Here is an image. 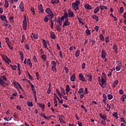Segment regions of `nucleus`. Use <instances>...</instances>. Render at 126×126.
Listing matches in <instances>:
<instances>
[{
    "instance_id": "680f3d73",
    "label": "nucleus",
    "mask_w": 126,
    "mask_h": 126,
    "mask_svg": "<svg viewBox=\"0 0 126 126\" xmlns=\"http://www.w3.org/2000/svg\"><path fill=\"white\" fill-rule=\"evenodd\" d=\"M120 11L121 14H122L123 12H124V7H121L120 8Z\"/></svg>"
},
{
    "instance_id": "b1692460",
    "label": "nucleus",
    "mask_w": 126,
    "mask_h": 126,
    "mask_svg": "<svg viewBox=\"0 0 126 126\" xmlns=\"http://www.w3.org/2000/svg\"><path fill=\"white\" fill-rule=\"evenodd\" d=\"M37 105H39V107L40 108H42L43 109V110L44 109V108H45V105L44 104H42L40 103H38Z\"/></svg>"
},
{
    "instance_id": "c03bdc74",
    "label": "nucleus",
    "mask_w": 126,
    "mask_h": 126,
    "mask_svg": "<svg viewBox=\"0 0 126 126\" xmlns=\"http://www.w3.org/2000/svg\"><path fill=\"white\" fill-rule=\"evenodd\" d=\"M19 56H20V58L24 57V54L23 51H19Z\"/></svg>"
},
{
    "instance_id": "f03ea898",
    "label": "nucleus",
    "mask_w": 126,
    "mask_h": 126,
    "mask_svg": "<svg viewBox=\"0 0 126 126\" xmlns=\"http://www.w3.org/2000/svg\"><path fill=\"white\" fill-rule=\"evenodd\" d=\"M80 4V1L76 0L75 2H73L72 4L73 9L75 11L78 10V5H79Z\"/></svg>"
},
{
    "instance_id": "8fccbe9b",
    "label": "nucleus",
    "mask_w": 126,
    "mask_h": 126,
    "mask_svg": "<svg viewBox=\"0 0 126 126\" xmlns=\"http://www.w3.org/2000/svg\"><path fill=\"white\" fill-rule=\"evenodd\" d=\"M86 34H87V35L89 36L90 34H91V32H90V30H87L86 31Z\"/></svg>"
},
{
    "instance_id": "603ef678",
    "label": "nucleus",
    "mask_w": 126,
    "mask_h": 126,
    "mask_svg": "<svg viewBox=\"0 0 126 126\" xmlns=\"http://www.w3.org/2000/svg\"><path fill=\"white\" fill-rule=\"evenodd\" d=\"M30 87H31L32 88V91L33 92H36V91H35V88H34V85H31Z\"/></svg>"
},
{
    "instance_id": "6e6552de",
    "label": "nucleus",
    "mask_w": 126,
    "mask_h": 126,
    "mask_svg": "<svg viewBox=\"0 0 126 126\" xmlns=\"http://www.w3.org/2000/svg\"><path fill=\"white\" fill-rule=\"evenodd\" d=\"M79 80L82 82H86V79L84 78V76L83 74L80 73L79 75Z\"/></svg>"
},
{
    "instance_id": "7c9ffc66",
    "label": "nucleus",
    "mask_w": 126,
    "mask_h": 126,
    "mask_svg": "<svg viewBox=\"0 0 126 126\" xmlns=\"http://www.w3.org/2000/svg\"><path fill=\"white\" fill-rule=\"evenodd\" d=\"M60 89H61V92H62V93H63V95H66V94H67V92H65V91H64V89L62 87H61Z\"/></svg>"
},
{
    "instance_id": "69168bd1",
    "label": "nucleus",
    "mask_w": 126,
    "mask_h": 126,
    "mask_svg": "<svg viewBox=\"0 0 126 126\" xmlns=\"http://www.w3.org/2000/svg\"><path fill=\"white\" fill-rule=\"evenodd\" d=\"M16 109L19 110V111L22 110L21 107L19 106V105H17L16 106Z\"/></svg>"
},
{
    "instance_id": "a878e982",
    "label": "nucleus",
    "mask_w": 126,
    "mask_h": 126,
    "mask_svg": "<svg viewBox=\"0 0 126 126\" xmlns=\"http://www.w3.org/2000/svg\"><path fill=\"white\" fill-rule=\"evenodd\" d=\"M56 92L58 93V95H59L60 97L62 98V94L61 93H60V91L58 90V89H56Z\"/></svg>"
},
{
    "instance_id": "c85d7f7f",
    "label": "nucleus",
    "mask_w": 126,
    "mask_h": 126,
    "mask_svg": "<svg viewBox=\"0 0 126 126\" xmlns=\"http://www.w3.org/2000/svg\"><path fill=\"white\" fill-rule=\"evenodd\" d=\"M49 17H50V16L48 15H46V16H45L44 17V22L47 23L48 22V20H49Z\"/></svg>"
},
{
    "instance_id": "3c124183",
    "label": "nucleus",
    "mask_w": 126,
    "mask_h": 126,
    "mask_svg": "<svg viewBox=\"0 0 126 126\" xmlns=\"http://www.w3.org/2000/svg\"><path fill=\"white\" fill-rule=\"evenodd\" d=\"M81 107L82 109H84V111H86V113L87 112V109H86V107H85L84 105H81Z\"/></svg>"
},
{
    "instance_id": "e2e57ef3",
    "label": "nucleus",
    "mask_w": 126,
    "mask_h": 126,
    "mask_svg": "<svg viewBox=\"0 0 126 126\" xmlns=\"http://www.w3.org/2000/svg\"><path fill=\"white\" fill-rule=\"evenodd\" d=\"M94 31H95L96 32H98V31H99V27H98V26H95V27H94Z\"/></svg>"
},
{
    "instance_id": "338daca9",
    "label": "nucleus",
    "mask_w": 126,
    "mask_h": 126,
    "mask_svg": "<svg viewBox=\"0 0 126 126\" xmlns=\"http://www.w3.org/2000/svg\"><path fill=\"white\" fill-rule=\"evenodd\" d=\"M51 89L48 88V89H47V92H46V93H47L48 94H51Z\"/></svg>"
},
{
    "instance_id": "ea45409f",
    "label": "nucleus",
    "mask_w": 126,
    "mask_h": 126,
    "mask_svg": "<svg viewBox=\"0 0 126 126\" xmlns=\"http://www.w3.org/2000/svg\"><path fill=\"white\" fill-rule=\"evenodd\" d=\"M32 36H33V38L34 39H38V35L35 33H32Z\"/></svg>"
},
{
    "instance_id": "cd10ccee",
    "label": "nucleus",
    "mask_w": 126,
    "mask_h": 126,
    "mask_svg": "<svg viewBox=\"0 0 126 126\" xmlns=\"http://www.w3.org/2000/svg\"><path fill=\"white\" fill-rule=\"evenodd\" d=\"M69 17H73L74 16V13L71 12V10H68Z\"/></svg>"
},
{
    "instance_id": "4d7b16f0",
    "label": "nucleus",
    "mask_w": 126,
    "mask_h": 126,
    "mask_svg": "<svg viewBox=\"0 0 126 126\" xmlns=\"http://www.w3.org/2000/svg\"><path fill=\"white\" fill-rule=\"evenodd\" d=\"M101 124H102V125L105 126L106 125V121H105V120L101 121Z\"/></svg>"
},
{
    "instance_id": "4468645a",
    "label": "nucleus",
    "mask_w": 126,
    "mask_h": 126,
    "mask_svg": "<svg viewBox=\"0 0 126 126\" xmlns=\"http://www.w3.org/2000/svg\"><path fill=\"white\" fill-rule=\"evenodd\" d=\"M102 98H103V99H102V102L104 103V104H106V100H107V97H106V94H102Z\"/></svg>"
},
{
    "instance_id": "412c9836",
    "label": "nucleus",
    "mask_w": 126,
    "mask_h": 126,
    "mask_svg": "<svg viewBox=\"0 0 126 126\" xmlns=\"http://www.w3.org/2000/svg\"><path fill=\"white\" fill-rule=\"evenodd\" d=\"M63 25H64V26H69L70 25V22H69V21H68V20L64 21V22H63Z\"/></svg>"
},
{
    "instance_id": "4c0bfd02",
    "label": "nucleus",
    "mask_w": 126,
    "mask_h": 126,
    "mask_svg": "<svg viewBox=\"0 0 126 126\" xmlns=\"http://www.w3.org/2000/svg\"><path fill=\"white\" fill-rule=\"evenodd\" d=\"M121 65H119L118 66L116 67V70H117V71H119L120 70H121Z\"/></svg>"
},
{
    "instance_id": "e433bc0d",
    "label": "nucleus",
    "mask_w": 126,
    "mask_h": 126,
    "mask_svg": "<svg viewBox=\"0 0 126 126\" xmlns=\"http://www.w3.org/2000/svg\"><path fill=\"white\" fill-rule=\"evenodd\" d=\"M56 29H57V31H59V32L62 31L61 28L59 25H57Z\"/></svg>"
},
{
    "instance_id": "c756f323",
    "label": "nucleus",
    "mask_w": 126,
    "mask_h": 126,
    "mask_svg": "<svg viewBox=\"0 0 126 126\" xmlns=\"http://www.w3.org/2000/svg\"><path fill=\"white\" fill-rule=\"evenodd\" d=\"M86 76H87V77L89 78V82H92V79H93L92 75L90 74H87V75H86Z\"/></svg>"
},
{
    "instance_id": "a211bd4d",
    "label": "nucleus",
    "mask_w": 126,
    "mask_h": 126,
    "mask_svg": "<svg viewBox=\"0 0 126 126\" xmlns=\"http://www.w3.org/2000/svg\"><path fill=\"white\" fill-rule=\"evenodd\" d=\"M85 7L88 10H91L93 8H92L91 6L89 4L87 3L85 5Z\"/></svg>"
},
{
    "instance_id": "423d86ee",
    "label": "nucleus",
    "mask_w": 126,
    "mask_h": 126,
    "mask_svg": "<svg viewBox=\"0 0 126 126\" xmlns=\"http://www.w3.org/2000/svg\"><path fill=\"white\" fill-rule=\"evenodd\" d=\"M13 84L14 87H15V88L16 89L19 88V89H20L21 90H23V88H22L21 86L19 84V83L18 82L16 83L15 82H14Z\"/></svg>"
},
{
    "instance_id": "4be33fe9",
    "label": "nucleus",
    "mask_w": 126,
    "mask_h": 126,
    "mask_svg": "<svg viewBox=\"0 0 126 126\" xmlns=\"http://www.w3.org/2000/svg\"><path fill=\"white\" fill-rule=\"evenodd\" d=\"M99 6L96 7V8L94 9V11L93 12V13H94V14H96L97 13L99 12Z\"/></svg>"
},
{
    "instance_id": "39448f33",
    "label": "nucleus",
    "mask_w": 126,
    "mask_h": 126,
    "mask_svg": "<svg viewBox=\"0 0 126 126\" xmlns=\"http://www.w3.org/2000/svg\"><path fill=\"white\" fill-rule=\"evenodd\" d=\"M0 85L1 88H5L6 86L8 85V84L4 83V81L2 80V79L0 78Z\"/></svg>"
},
{
    "instance_id": "0eeeda50",
    "label": "nucleus",
    "mask_w": 126,
    "mask_h": 126,
    "mask_svg": "<svg viewBox=\"0 0 126 126\" xmlns=\"http://www.w3.org/2000/svg\"><path fill=\"white\" fill-rule=\"evenodd\" d=\"M67 17H68L67 13V12H66L64 13V15L61 16V19H60V20H61V21H63L64 20V19H65V21H67V20H68V18Z\"/></svg>"
},
{
    "instance_id": "37998d69",
    "label": "nucleus",
    "mask_w": 126,
    "mask_h": 126,
    "mask_svg": "<svg viewBox=\"0 0 126 126\" xmlns=\"http://www.w3.org/2000/svg\"><path fill=\"white\" fill-rule=\"evenodd\" d=\"M5 58L6 59H7V61H6V62H7V63H8V64H9V63H11L10 60L8 59V57H7L6 56H5Z\"/></svg>"
},
{
    "instance_id": "864d4df0",
    "label": "nucleus",
    "mask_w": 126,
    "mask_h": 126,
    "mask_svg": "<svg viewBox=\"0 0 126 126\" xmlns=\"http://www.w3.org/2000/svg\"><path fill=\"white\" fill-rule=\"evenodd\" d=\"M35 76H36V79H37V80H39V73L38 72H36L35 73Z\"/></svg>"
},
{
    "instance_id": "a19ab883",
    "label": "nucleus",
    "mask_w": 126,
    "mask_h": 126,
    "mask_svg": "<svg viewBox=\"0 0 126 126\" xmlns=\"http://www.w3.org/2000/svg\"><path fill=\"white\" fill-rule=\"evenodd\" d=\"M27 64H28L30 66L32 67V63H31L30 59H27Z\"/></svg>"
},
{
    "instance_id": "ddd939ff",
    "label": "nucleus",
    "mask_w": 126,
    "mask_h": 126,
    "mask_svg": "<svg viewBox=\"0 0 126 126\" xmlns=\"http://www.w3.org/2000/svg\"><path fill=\"white\" fill-rule=\"evenodd\" d=\"M99 82V85H100L102 88H103V85L105 83H106V81H105L104 79L103 78H101L100 82Z\"/></svg>"
},
{
    "instance_id": "5701e85b",
    "label": "nucleus",
    "mask_w": 126,
    "mask_h": 126,
    "mask_svg": "<svg viewBox=\"0 0 126 126\" xmlns=\"http://www.w3.org/2000/svg\"><path fill=\"white\" fill-rule=\"evenodd\" d=\"M4 8H8L9 6L8 0H4Z\"/></svg>"
},
{
    "instance_id": "f257e3e1",
    "label": "nucleus",
    "mask_w": 126,
    "mask_h": 126,
    "mask_svg": "<svg viewBox=\"0 0 126 126\" xmlns=\"http://www.w3.org/2000/svg\"><path fill=\"white\" fill-rule=\"evenodd\" d=\"M45 11L46 14H48L46 15V16H50V19H52L55 17V14L53 13V11L51 10L50 8H46Z\"/></svg>"
},
{
    "instance_id": "774afa93",
    "label": "nucleus",
    "mask_w": 126,
    "mask_h": 126,
    "mask_svg": "<svg viewBox=\"0 0 126 126\" xmlns=\"http://www.w3.org/2000/svg\"><path fill=\"white\" fill-rule=\"evenodd\" d=\"M1 78L3 79V80L7 81V78L5 75L2 76Z\"/></svg>"
},
{
    "instance_id": "1a4fd4ad",
    "label": "nucleus",
    "mask_w": 126,
    "mask_h": 126,
    "mask_svg": "<svg viewBox=\"0 0 126 126\" xmlns=\"http://www.w3.org/2000/svg\"><path fill=\"white\" fill-rule=\"evenodd\" d=\"M101 58H102V59H105L106 57V55H107L106 51H105L104 49L102 50V51L101 52Z\"/></svg>"
},
{
    "instance_id": "09e8293b",
    "label": "nucleus",
    "mask_w": 126,
    "mask_h": 126,
    "mask_svg": "<svg viewBox=\"0 0 126 126\" xmlns=\"http://www.w3.org/2000/svg\"><path fill=\"white\" fill-rule=\"evenodd\" d=\"M32 59L33 60L34 62L37 63V59L36 58V56L34 55Z\"/></svg>"
},
{
    "instance_id": "58836bf2",
    "label": "nucleus",
    "mask_w": 126,
    "mask_h": 126,
    "mask_svg": "<svg viewBox=\"0 0 126 126\" xmlns=\"http://www.w3.org/2000/svg\"><path fill=\"white\" fill-rule=\"evenodd\" d=\"M80 54V51L79 50H77V51H76V53H75L76 57L78 58V56H79Z\"/></svg>"
},
{
    "instance_id": "2eb2a0df",
    "label": "nucleus",
    "mask_w": 126,
    "mask_h": 126,
    "mask_svg": "<svg viewBox=\"0 0 126 126\" xmlns=\"http://www.w3.org/2000/svg\"><path fill=\"white\" fill-rule=\"evenodd\" d=\"M41 117L44 118L46 120H50L51 119V116L47 117L45 116V114L43 113H41L40 114Z\"/></svg>"
},
{
    "instance_id": "dca6fc26",
    "label": "nucleus",
    "mask_w": 126,
    "mask_h": 126,
    "mask_svg": "<svg viewBox=\"0 0 126 126\" xmlns=\"http://www.w3.org/2000/svg\"><path fill=\"white\" fill-rule=\"evenodd\" d=\"M51 1V4H58L59 3V0H50Z\"/></svg>"
},
{
    "instance_id": "f704fd0d",
    "label": "nucleus",
    "mask_w": 126,
    "mask_h": 126,
    "mask_svg": "<svg viewBox=\"0 0 126 126\" xmlns=\"http://www.w3.org/2000/svg\"><path fill=\"white\" fill-rule=\"evenodd\" d=\"M113 116L115 117L116 119H118V113H117V112H113Z\"/></svg>"
},
{
    "instance_id": "0e129e2a",
    "label": "nucleus",
    "mask_w": 126,
    "mask_h": 126,
    "mask_svg": "<svg viewBox=\"0 0 126 126\" xmlns=\"http://www.w3.org/2000/svg\"><path fill=\"white\" fill-rule=\"evenodd\" d=\"M25 48H26V49H27L28 50H30V47H29L28 44L25 45Z\"/></svg>"
},
{
    "instance_id": "de8ad7c7",
    "label": "nucleus",
    "mask_w": 126,
    "mask_h": 126,
    "mask_svg": "<svg viewBox=\"0 0 126 126\" xmlns=\"http://www.w3.org/2000/svg\"><path fill=\"white\" fill-rule=\"evenodd\" d=\"M50 37H51V38L53 39H55L56 38L55 35L54 33H51V34H50Z\"/></svg>"
},
{
    "instance_id": "bf43d9fd",
    "label": "nucleus",
    "mask_w": 126,
    "mask_h": 126,
    "mask_svg": "<svg viewBox=\"0 0 126 126\" xmlns=\"http://www.w3.org/2000/svg\"><path fill=\"white\" fill-rule=\"evenodd\" d=\"M100 38L101 41H103L104 40V36H103V34L100 35Z\"/></svg>"
},
{
    "instance_id": "c9c22d12",
    "label": "nucleus",
    "mask_w": 126,
    "mask_h": 126,
    "mask_svg": "<svg viewBox=\"0 0 126 126\" xmlns=\"http://www.w3.org/2000/svg\"><path fill=\"white\" fill-rule=\"evenodd\" d=\"M107 98H108V99H109V100H111L112 99H113V96L112 95L109 94H108L107 95Z\"/></svg>"
},
{
    "instance_id": "5fc2aeb1",
    "label": "nucleus",
    "mask_w": 126,
    "mask_h": 126,
    "mask_svg": "<svg viewBox=\"0 0 126 126\" xmlns=\"http://www.w3.org/2000/svg\"><path fill=\"white\" fill-rule=\"evenodd\" d=\"M119 94H120L122 95L124 94V91H123L122 89H121L119 91Z\"/></svg>"
},
{
    "instance_id": "13d9d810",
    "label": "nucleus",
    "mask_w": 126,
    "mask_h": 126,
    "mask_svg": "<svg viewBox=\"0 0 126 126\" xmlns=\"http://www.w3.org/2000/svg\"><path fill=\"white\" fill-rule=\"evenodd\" d=\"M105 40L106 43H109V42H110V40H109V36H106V38H105Z\"/></svg>"
},
{
    "instance_id": "79ce46f5",
    "label": "nucleus",
    "mask_w": 126,
    "mask_h": 126,
    "mask_svg": "<svg viewBox=\"0 0 126 126\" xmlns=\"http://www.w3.org/2000/svg\"><path fill=\"white\" fill-rule=\"evenodd\" d=\"M10 66H11V69L13 70H16V68H17L16 65H12L11 64H10Z\"/></svg>"
},
{
    "instance_id": "9b49d317",
    "label": "nucleus",
    "mask_w": 126,
    "mask_h": 126,
    "mask_svg": "<svg viewBox=\"0 0 126 126\" xmlns=\"http://www.w3.org/2000/svg\"><path fill=\"white\" fill-rule=\"evenodd\" d=\"M19 8H20L21 11L23 12L24 11V6L23 1L20 2V5H19Z\"/></svg>"
},
{
    "instance_id": "9d476101",
    "label": "nucleus",
    "mask_w": 126,
    "mask_h": 126,
    "mask_svg": "<svg viewBox=\"0 0 126 126\" xmlns=\"http://www.w3.org/2000/svg\"><path fill=\"white\" fill-rule=\"evenodd\" d=\"M38 9H39V11H40L39 13L41 14L44 13L43 5L41 4H39V5L38 6Z\"/></svg>"
},
{
    "instance_id": "20e7f679",
    "label": "nucleus",
    "mask_w": 126,
    "mask_h": 126,
    "mask_svg": "<svg viewBox=\"0 0 126 126\" xmlns=\"http://www.w3.org/2000/svg\"><path fill=\"white\" fill-rule=\"evenodd\" d=\"M51 64H52V67L51 68V70L53 71V72H57V68H56V66H57V63L56 62H55V61H53L51 62Z\"/></svg>"
},
{
    "instance_id": "6e6d98bb",
    "label": "nucleus",
    "mask_w": 126,
    "mask_h": 126,
    "mask_svg": "<svg viewBox=\"0 0 126 126\" xmlns=\"http://www.w3.org/2000/svg\"><path fill=\"white\" fill-rule=\"evenodd\" d=\"M83 92V88H80L79 91H78V94H81Z\"/></svg>"
},
{
    "instance_id": "7ed1b4c3",
    "label": "nucleus",
    "mask_w": 126,
    "mask_h": 126,
    "mask_svg": "<svg viewBox=\"0 0 126 126\" xmlns=\"http://www.w3.org/2000/svg\"><path fill=\"white\" fill-rule=\"evenodd\" d=\"M24 20H23V28L25 31H27V16L26 15H24Z\"/></svg>"
},
{
    "instance_id": "bb28decb",
    "label": "nucleus",
    "mask_w": 126,
    "mask_h": 126,
    "mask_svg": "<svg viewBox=\"0 0 126 126\" xmlns=\"http://www.w3.org/2000/svg\"><path fill=\"white\" fill-rule=\"evenodd\" d=\"M75 74H73L72 75V76H71V77L70 78V80H71V82H74L75 81Z\"/></svg>"
},
{
    "instance_id": "2f4dec72",
    "label": "nucleus",
    "mask_w": 126,
    "mask_h": 126,
    "mask_svg": "<svg viewBox=\"0 0 126 126\" xmlns=\"http://www.w3.org/2000/svg\"><path fill=\"white\" fill-rule=\"evenodd\" d=\"M41 58L43 60V61L46 62L47 61V57L46 55H43Z\"/></svg>"
},
{
    "instance_id": "72a5a7b5",
    "label": "nucleus",
    "mask_w": 126,
    "mask_h": 126,
    "mask_svg": "<svg viewBox=\"0 0 126 126\" xmlns=\"http://www.w3.org/2000/svg\"><path fill=\"white\" fill-rule=\"evenodd\" d=\"M50 27H51V29H53L54 28V22H53L52 19H50Z\"/></svg>"
},
{
    "instance_id": "f3484780",
    "label": "nucleus",
    "mask_w": 126,
    "mask_h": 126,
    "mask_svg": "<svg viewBox=\"0 0 126 126\" xmlns=\"http://www.w3.org/2000/svg\"><path fill=\"white\" fill-rule=\"evenodd\" d=\"M98 8H100L101 10H103L104 9L108 10L107 7L104 5H100L98 7Z\"/></svg>"
},
{
    "instance_id": "f8f14e48",
    "label": "nucleus",
    "mask_w": 126,
    "mask_h": 126,
    "mask_svg": "<svg viewBox=\"0 0 126 126\" xmlns=\"http://www.w3.org/2000/svg\"><path fill=\"white\" fill-rule=\"evenodd\" d=\"M0 18L2 21L5 22L6 23H8V20H7L6 17L5 16L0 15Z\"/></svg>"
},
{
    "instance_id": "473e14b6",
    "label": "nucleus",
    "mask_w": 126,
    "mask_h": 126,
    "mask_svg": "<svg viewBox=\"0 0 126 126\" xmlns=\"http://www.w3.org/2000/svg\"><path fill=\"white\" fill-rule=\"evenodd\" d=\"M59 121L61 123V124H65V122H64V121L63 120V119H62L61 117L59 118Z\"/></svg>"
},
{
    "instance_id": "6ab92c4d",
    "label": "nucleus",
    "mask_w": 126,
    "mask_h": 126,
    "mask_svg": "<svg viewBox=\"0 0 126 126\" xmlns=\"http://www.w3.org/2000/svg\"><path fill=\"white\" fill-rule=\"evenodd\" d=\"M92 17L93 18V19L95 20L96 22L99 21V17L96 15H93Z\"/></svg>"
},
{
    "instance_id": "49530a36",
    "label": "nucleus",
    "mask_w": 126,
    "mask_h": 126,
    "mask_svg": "<svg viewBox=\"0 0 126 126\" xmlns=\"http://www.w3.org/2000/svg\"><path fill=\"white\" fill-rule=\"evenodd\" d=\"M14 17H10L9 18V21H10V22H11V23H13L14 22Z\"/></svg>"
},
{
    "instance_id": "393cba45",
    "label": "nucleus",
    "mask_w": 126,
    "mask_h": 126,
    "mask_svg": "<svg viewBox=\"0 0 126 126\" xmlns=\"http://www.w3.org/2000/svg\"><path fill=\"white\" fill-rule=\"evenodd\" d=\"M65 91L67 92V94L68 93V92H70V87L69 85H67L66 86V89L65 90Z\"/></svg>"
},
{
    "instance_id": "aec40b11",
    "label": "nucleus",
    "mask_w": 126,
    "mask_h": 126,
    "mask_svg": "<svg viewBox=\"0 0 126 126\" xmlns=\"http://www.w3.org/2000/svg\"><path fill=\"white\" fill-rule=\"evenodd\" d=\"M99 116H100V118L103 120L104 121L107 119L106 115H102L101 113H99Z\"/></svg>"
},
{
    "instance_id": "a18cd8bd",
    "label": "nucleus",
    "mask_w": 126,
    "mask_h": 126,
    "mask_svg": "<svg viewBox=\"0 0 126 126\" xmlns=\"http://www.w3.org/2000/svg\"><path fill=\"white\" fill-rule=\"evenodd\" d=\"M43 46L45 47V48H47V42L44 39H43Z\"/></svg>"
},
{
    "instance_id": "052dcab7",
    "label": "nucleus",
    "mask_w": 126,
    "mask_h": 126,
    "mask_svg": "<svg viewBox=\"0 0 126 126\" xmlns=\"http://www.w3.org/2000/svg\"><path fill=\"white\" fill-rule=\"evenodd\" d=\"M110 71H111L110 72H108V75H107L108 76H111V75H112L113 70L110 69Z\"/></svg>"
}]
</instances>
